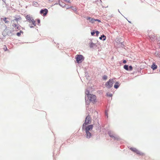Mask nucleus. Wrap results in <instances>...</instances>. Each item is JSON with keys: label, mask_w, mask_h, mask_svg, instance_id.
<instances>
[{"label": "nucleus", "mask_w": 160, "mask_h": 160, "mask_svg": "<svg viewBox=\"0 0 160 160\" xmlns=\"http://www.w3.org/2000/svg\"><path fill=\"white\" fill-rule=\"evenodd\" d=\"M94 34H95V32H91V34L92 35H93Z\"/></svg>", "instance_id": "obj_28"}, {"label": "nucleus", "mask_w": 160, "mask_h": 160, "mask_svg": "<svg viewBox=\"0 0 160 160\" xmlns=\"http://www.w3.org/2000/svg\"><path fill=\"white\" fill-rule=\"evenodd\" d=\"M148 37L150 40H153L155 38V34L152 32L150 31L148 33Z\"/></svg>", "instance_id": "obj_6"}, {"label": "nucleus", "mask_w": 160, "mask_h": 160, "mask_svg": "<svg viewBox=\"0 0 160 160\" xmlns=\"http://www.w3.org/2000/svg\"><path fill=\"white\" fill-rule=\"evenodd\" d=\"M91 118L89 115H88L86 117L85 122L83 124V127H84L86 125L91 123Z\"/></svg>", "instance_id": "obj_4"}, {"label": "nucleus", "mask_w": 160, "mask_h": 160, "mask_svg": "<svg viewBox=\"0 0 160 160\" xmlns=\"http://www.w3.org/2000/svg\"><path fill=\"white\" fill-rule=\"evenodd\" d=\"M108 134H109V136L111 137H114V135L111 132H108Z\"/></svg>", "instance_id": "obj_17"}, {"label": "nucleus", "mask_w": 160, "mask_h": 160, "mask_svg": "<svg viewBox=\"0 0 160 160\" xmlns=\"http://www.w3.org/2000/svg\"><path fill=\"white\" fill-rule=\"evenodd\" d=\"M102 38H103V40H105L106 39V36H104V35H102Z\"/></svg>", "instance_id": "obj_23"}, {"label": "nucleus", "mask_w": 160, "mask_h": 160, "mask_svg": "<svg viewBox=\"0 0 160 160\" xmlns=\"http://www.w3.org/2000/svg\"><path fill=\"white\" fill-rule=\"evenodd\" d=\"M95 32H96V33L97 34H98L99 33V32L98 31H96Z\"/></svg>", "instance_id": "obj_29"}, {"label": "nucleus", "mask_w": 160, "mask_h": 160, "mask_svg": "<svg viewBox=\"0 0 160 160\" xmlns=\"http://www.w3.org/2000/svg\"><path fill=\"white\" fill-rule=\"evenodd\" d=\"M93 128V125H89L85 128V131L88 132L92 130Z\"/></svg>", "instance_id": "obj_9"}, {"label": "nucleus", "mask_w": 160, "mask_h": 160, "mask_svg": "<svg viewBox=\"0 0 160 160\" xmlns=\"http://www.w3.org/2000/svg\"><path fill=\"white\" fill-rule=\"evenodd\" d=\"M76 59L77 62L79 63L80 61L83 59V56L82 55H77L76 56Z\"/></svg>", "instance_id": "obj_7"}, {"label": "nucleus", "mask_w": 160, "mask_h": 160, "mask_svg": "<svg viewBox=\"0 0 160 160\" xmlns=\"http://www.w3.org/2000/svg\"><path fill=\"white\" fill-rule=\"evenodd\" d=\"M3 49L5 51L7 50H8L7 49V48L6 45H4L3 47Z\"/></svg>", "instance_id": "obj_21"}, {"label": "nucleus", "mask_w": 160, "mask_h": 160, "mask_svg": "<svg viewBox=\"0 0 160 160\" xmlns=\"http://www.w3.org/2000/svg\"><path fill=\"white\" fill-rule=\"evenodd\" d=\"M107 96L108 97H112V95L111 93H110L109 92H108L107 93Z\"/></svg>", "instance_id": "obj_18"}, {"label": "nucleus", "mask_w": 160, "mask_h": 160, "mask_svg": "<svg viewBox=\"0 0 160 160\" xmlns=\"http://www.w3.org/2000/svg\"><path fill=\"white\" fill-rule=\"evenodd\" d=\"M2 19L6 23H8L9 22V21L8 20L9 19L8 18H3Z\"/></svg>", "instance_id": "obj_14"}, {"label": "nucleus", "mask_w": 160, "mask_h": 160, "mask_svg": "<svg viewBox=\"0 0 160 160\" xmlns=\"http://www.w3.org/2000/svg\"><path fill=\"white\" fill-rule=\"evenodd\" d=\"M102 78L103 80H106L107 79V77L106 75H104L103 76Z\"/></svg>", "instance_id": "obj_22"}, {"label": "nucleus", "mask_w": 160, "mask_h": 160, "mask_svg": "<svg viewBox=\"0 0 160 160\" xmlns=\"http://www.w3.org/2000/svg\"><path fill=\"white\" fill-rule=\"evenodd\" d=\"M21 33H20V32H18V33H17V35L18 36H20V35H21Z\"/></svg>", "instance_id": "obj_24"}, {"label": "nucleus", "mask_w": 160, "mask_h": 160, "mask_svg": "<svg viewBox=\"0 0 160 160\" xmlns=\"http://www.w3.org/2000/svg\"><path fill=\"white\" fill-rule=\"evenodd\" d=\"M48 12V9H45L44 10H41L40 11V13L41 14L43 15V16H45L47 14Z\"/></svg>", "instance_id": "obj_8"}, {"label": "nucleus", "mask_w": 160, "mask_h": 160, "mask_svg": "<svg viewBox=\"0 0 160 160\" xmlns=\"http://www.w3.org/2000/svg\"><path fill=\"white\" fill-rule=\"evenodd\" d=\"M120 85V84L119 82H117L115 83V84L114 85V88L116 89L118 88Z\"/></svg>", "instance_id": "obj_15"}, {"label": "nucleus", "mask_w": 160, "mask_h": 160, "mask_svg": "<svg viewBox=\"0 0 160 160\" xmlns=\"http://www.w3.org/2000/svg\"><path fill=\"white\" fill-rule=\"evenodd\" d=\"M13 24H12V26L13 28H16L17 27V29H18V22H16V23H15V22H13Z\"/></svg>", "instance_id": "obj_13"}, {"label": "nucleus", "mask_w": 160, "mask_h": 160, "mask_svg": "<svg viewBox=\"0 0 160 160\" xmlns=\"http://www.w3.org/2000/svg\"><path fill=\"white\" fill-rule=\"evenodd\" d=\"M95 45V44L92 43H89V46L90 48H92Z\"/></svg>", "instance_id": "obj_20"}, {"label": "nucleus", "mask_w": 160, "mask_h": 160, "mask_svg": "<svg viewBox=\"0 0 160 160\" xmlns=\"http://www.w3.org/2000/svg\"><path fill=\"white\" fill-rule=\"evenodd\" d=\"M102 36H101V37H100V38H100V39H102Z\"/></svg>", "instance_id": "obj_31"}, {"label": "nucleus", "mask_w": 160, "mask_h": 160, "mask_svg": "<svg viewBox=\"0 0 160 160\" xmlns=\"http://www.w3.org/2000/svg\"><path fill=\"white\" fill-rule=\"evenodd\" d=\"M159 72H160V69L159 70Z\"/></svg>", "instance_id": "obj_33"}, {"label": "nucleus", "mask_w": 160, "mask_h": 160, "mask_svg": "<svg viewBox=\"0 0 160 160\" xmlns=\"http://www.w3.org/2000/svg\"><path fill=\"white\" fill-rule=\"evenodd\" d=\"M151 68L153 69V70H155L157 68V66L154 63H153L151 67Z\"/></svg>", "instance_id": "obj_12"}, {"label": "nucleus", "mask_w": 160, "mask_h": 160, "mask_svg": "<svg viewBox=\"0 0 160 160\" xmlns=\"http://www.w3.org/2000/svg\"><path fill=\"white\" fill-rule=\"evenodd\" d=\"M113 83L114 81L113 79H110L106 83L105 85L107 88H109L112 86Z\"/></svg>", "instance_id": "obj_3"}, {"label": "nucleus", "mask_w": 160, "mask_h": 160, "mask_svg": "<svg viewBox=\"0 0 160 160\" xmlns=\"http://www.w3.org/2000/svg\"><path fill=\"white\" fill-rule=\"evenodd\" d=\"M38 23H39V22H40V20H38Z\"/></svg>", "instance_id": "obj_32"}, {"label": "nucleus", "mask_w": 160, "mask_h": 160, "mask_svg": "<svg viewBox=\"0 0 160 160\" xmlns=\"http://www.w3.org/2000/svg\"><path fill=\"white\" fill-rule=\"evenodd\" d=\"M19 32H20V33L21 34V33H23V32L22 31H20Z\"/></svg>", "instance_id": "obj_30"}, {"label": "nucleus", "mask_w": 160, "mask_h": 160, "mask_svg": "<svg viewBox=\"0 0 160 160\" xmlns=\"http://www.w3.org/2000/svg\"><path fill=\"white\" fill-rule=\"evenodd\" d=\"M95 21H97L99 22H101L100 20L98 19H95Z\"/></svg>", "instance_id": "obj_26"}, {"label": "nucleus", "mask_w": 160, "mask_h": 160, "mask_svg": "<svg viewBox=\"0 0 160 160\" xmlns=\"http://www.w3.org/2000/svg\"><path fill=\"white\" fill-rule=\"evenodd\" d=\"M129 68L130 70H132V66H129Z\"/></svg>", "instance_id": "obj_25"}, {"label": "nucleus", "mask_w": 160, "mask_h": 160, "mask_svg": "<svg viewBox=\"0 0 160 160\" xmlns=\"http://www.w3.org/2000/svg\"><path fill=\"white\" fill-rule=\"evenodd\" d=\"M87 20H89L92 23H93L95 21V19L91 18L89 17H87Z\"/></svg>", "instance_id": "obj_10"}, {"label": "nucleus", "mask_w": 160, "mask_h": 160, "mask_svg": "<svg viewBox=\"0 0 160 160\" xmlns=\"http://www.w3.org/2000/svg\"><path fill=\"white\" fill-rule=\"evenodd\" d=\"M124 68L126 70H128V65H125L124 66Z\"/></svg>", "instance_id": "obj_19"}, {"label": "nucleus", "mask_w": 160, "mask_h": 160, "mask_svg": "<svg viewBox=\"0 0 160 160\" xmlns=\"http://www.w3.org/2000/svg\"><path fill=\"white\" fill-rule=\"evenodd\" d=\"M21 19V18L20 17L19 18H16L14 20H13L12 21V22H14L15 21H17V22H18V21L19 19Z\"/></svg>", "instance_id": "obj_16"}, {"label": "nucleus", "mask_w": 160, "mask_h": 160, "mask_svg": "<svg viewBox=\"0 0 160 160\" xmlns=\"http://www.w3.org/2000/svg\"><path fill=\"white\" fill-rule=\"evenodd\" d=\"M26 18L27 21L31 23L29 24V26L31 28H33L34 26H36L35 22L32 17L29 15H28L26 16Z\"/></svg>", "instance_id": "obj_1"}, {"label": "nucleus", "mask_w": 160, "mask_h": 160, "mask_svg": "<svg viewBox=\"0 0 160 160\" xmlns=\"http://www.w3.org/2000/svg\"><path fill=\"white\" fill-rule=\"evenodd\" d=\"M123 63H126V61L125 60H124L123 61Z\"/></svg>", "instance_id": "obj_27"}, {"label": "nucleus", "mask_w": 160, "mask_h": 160, "mask_svg": "<svg viewBox=\"0 0 160 160\" xmlns=\"http://www.w3.org/2000/svg\"><path fill=\"white\" fill-rule=\"evenodd\" d=\"M86 137L87 138H90L92 136L91 133L89 131L87 132L86 131Z\"/></svg>", "instance_id": "obj_11"}, {"label": "nucleus", "mask_w": 160, "mask_h": 160, "mask_svg": "<svg viewBox=\"0 0 160 160\" xmlns=\"http://www.w3.org/2000/svg\"><path fill=\"white\" fill-rule=\"evenodd\" d=\"M87 96L90 102L92 103L96 102V97L95 95L93 94H88L87 95Z\"/></svg>", "instance_id": "obj_2"}, {"label": "nucleus", "mask_w": 160, "mask_h": 160, "mask_svg": "<svg viewBox=\"0 0 160 160\" xmlns=\"http://www.w3.org/2000/svg\"><path fill=\"white\" fill-rule=\"evenodd\" d=\"M130 149L133 152L136 153L137 154L140 155H143L144 154L142 152H140L135 148H131Z\"/></svg>", "instance_id": "obj_5"}]
</instances>
